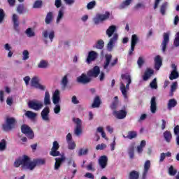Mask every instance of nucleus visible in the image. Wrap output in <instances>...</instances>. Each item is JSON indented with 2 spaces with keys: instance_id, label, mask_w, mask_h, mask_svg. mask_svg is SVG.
<instances>
[{
  "instance_id": "obj_1",
  "label": "nucleus",
  "mask_w": 179,
  "mask_h": 179,
  "mask_svg": "<svg viewBox=\"0 0 179 179\" xmlns=\"http://www.w3.org/2000/svg\"><path fill=\"white\" fill-rule=\"evenodd\" d=\"M45 164V159H36L33 162L30 160V157L27 155H23L18 158L14 162L15 167H20L26 170H34L36 166H44Z\"/></svg>"
},
{
  "instance_id": "obj_2",
  "label": "nucleus",
  "mask_w": 179,
  "mask_h": 179,
  "mask_svg": "<svg viewBox=\"0 0 179 179\" xmlns=\"http://www.w3.org/2000/svg\"><path fill=\"white\" fill-rule=\"evenodd\" d=\"M16 119L15 117H6V123L2 124V129L5 132H9L16 128Z\"/></svg>"
},
{
  "instance_id": "obj_3",
  "label": "nucleus",
  "mask_w": 179,
  "mask_h": 179,
  "mask_svg": "<svg viewBox=\"0 0 179 179\" xmlns=\"http://www.w3.org/2000/svg\"><path fill=\"white\" fill-rule=\"evenodd\" d=\"M108 19H110V12L106 11L105 14H96L94 18V22L95 24H99Z\"/></svg>"
},
{
  "instance_id": "obj_4",
  "label": "nucleus",
  "mask_w": 179,
  "mask_h": 179,
  "mask_svg": "<svg viewBox=\"0 0 179 179\" xmlns=\"http://www.w3.org/2000/svg\"><path fill=\"white\" fill-rule=\"evenodd\" d=\"M21 132L24 134V135H27L29 139H33V138H34V133L33 132V130L27 124H22L21 126Z\"/></svg>"
},
{
  "instance_id": "obj_5",
  "label": "nucleus",
  "mask_w": 179,
  "mask_h": 179,
  "mask_svg": "<svg viewBox=\"0 0 179 179\" xmlns=\"http://www.w3.org/2000/svg\"><path fill=\"white\" fill-rule=\"evenodd\" d=\"M73 122L76 124V129L74 130V134L79 136L82 134V120L80 118L73 117Z\"/></svg>"
},
{
  "instance_id": "obj_6",
  "label": "nucleus",
  "mask_w": 179,
  "mask_h": 179,
  "mask_svg": "<svg viewBox=\"0 0 179 179\" xmlns=\"http://www.w3.org/2000/svg\"><path fill=\"white\" fill-rule=\"evenodd\" d=\"M112 114L115 118H117V120H124L127 117L128 112L122 109L120 110H113Z\"/></svg>"
},
{
  "instance_id": "obj_7",
  "label": "nucleus",
  "mask_w": 179,
  "mask_h": 179,
  "mask_svg": "<svg viewBox=\"0 0 179 179\" xmlns=\"http://www.w3.org/2000/svg\"><path fill=\"white\" fill-rule=\"evenodd\" d=\"M40 79L38 77H34L31 80V86L35 87V89H39L40 90H45V86L40 84Z\"/></svg>"
},
{
  "instance_id": "obj_8",
  "label": "nucleus",
  "mask_w": 179,
  "mask_h": 179,
  "mask_svg": "<svg viewBox=\"0 0 179 179\" xmlns=\"http://www.w3.org/2000/svg\"><path fill=\"white\" fill-rule=\"evenodd\" d=\"M100 75V67L95 66L92 69L87 72V76L90 78H97Z\"/></svg>"
},
{
  "instance_id": "obj_9",
  "label": "nucleus",
  "mask_w": 179,
  "mask_h": 179,
  "mask_svg": "<svg viewBox=\"0 0 179 179\" xmlns=\"http://www.w3.org/2000/svg\"><path fill=\"white\" fill-rule=\"evenodd\" d=\"M58 149H59V143H58V141H55L53 142V145L50 152V156H53L54 157L61 156V152L58 151Z\"/></svg>"
},
{
  "instance_id": "obj_10",
  "label": "nucleus",
  "mask_w": 179,
  "mask_h": 179,
  "mask_svg": "<svg viewBox=\"0 0 179 179\" xmlns=\"http://www.w3.org/2000/svg\"><path fill=\"white\" fill-rule=\"evenodd\" d=\"M76 81L82 85H87V83L92 82V78L87 76V75L82 73L81 76L77 78Z\"/></svg>"
},
{
  "instance_id": "obj_11",
  "label": "nucleus",
  "mask_w": 179,
  "mask_h": 179,
  "mask_svg": "<svg viewBox=\"0 0 179 179\" xmlns=\"http://www.w3.org/2000/svg\"><path fill=\"white\" fill-rule=\"evenodd\" d=\"M163 38L164 39L161 44L162 47V52H166L167 45L169 44V43H170V34H169V33H164Z\"/></svg>"
},
{
  "instance_id": "obj_12",
  "label": "nucleus",
  "mask_w": 179,
  "mask_h": 179,
  "mask_svg": "<svg viewBox=\"0 0 179 179\" xmlns=\"http://www.w3.org/2000/svg\"><path fill=\"white\" fill-rule=\"evenodd\" d=\"M97 57H99L98 52H96L94 50L90 51L88 52V56L86 59L87 64H92V62H93V61H96V59H97Z\"/></svg>"
},
{
  "instance_id": "obj_13",
  "label": "nucleus",
  "mask_w": 179,
  "mask_h": 179,
  "mask_svg": "<svg viewBox=\"0 0 179 179\" xmlns=\"http://www.w3.org/2000/svg\"><path fill=\"white\" fill-rule=\"evenodd\" d=\"M28 107L35 111H38L43 108V103L41 102L37 103L34 101H31L28 103Z\"/></svg>"
},
{
  "instance_id": "obj_14",
  "label": "nucleus",
  "mask_w": 179,
  "mask_h": 179,
  "mask_svg": "<svg viewBox=\"0 0 179 179\" xmlns=\"http://www.w3.org/2000/svg\"><path fill=\"white\" fill-rule=\"evenodd\" d=\"M153 75H155V70L150 68H147L143 76V80H144V82H147V80H149Z\"/></svg>"
},
{
  "instance_id": "obj_15",
  "label": "nucleus",
  "mask_w": 179,
  "mask_h": 179,
  "mask_svg": "<svg viewBox=\"0 0 179 179\" xmlns=\"http://www.w3.org/2000/svg\"><path fill=\"white\" fill-rule=\"evenodd\" d=\"M108 162V158L106 155L101 156L98 160L99 165L102 169H106V167H107Z\"/></svg>"
},
{
  "instance_id": "obj_16",
  "label": "nucleus",
  "mask_w": 179,
  "mask_h": 179,
  "mask_svg": "<svg viewBox=\"0 0 179 179\" xmlns=\"http://www.w3.org/2000/svg\"><path fill=\"white\" fill-rule=\"evenodd\" d=\"M118 40V34H114L113 36L110 39L107 48L109 51H112L113 48H114V44L115 41Z\"/></svg>"
},
{
  "instance_id": "obj_17",
  "label": "nucleus",
  "mask_w": 179,
  "mask_h": 179,
  "mask_svg": "<svg viewBox=\"0 0 179 179\" xmlns=\"http://www.w3.org/2000/svg\"><path fill=\"white\" fill-rule=\"evenodd\" d=\"M49 115H50V108L48 106H46L41 113L42 120H43V121H50V117L48 116Z\"/></svg>"
},
{
  "instance_id": "obj_18",
  "label": "nucleus",
  "mask_w": 179,
  "mask_h": 179,
  "mask_svg": "<svg viewBox=\"0 0 179 179\" xmlns=\"http://www.w3.org/2000/svg\"><path fill=\"white\" fill-rule=\"evenodd\" d=\"M111 59H113V55L111 54H106L105 55V62L103 64V69H106L107 72H109L108 66H110V63L111 62Z\"/></svg>"
},
{
  "instance_id": "obj_19",
  "label": "nucleus",
  "mask_w": 179,
  "mask_h": 179,
  "mask_svg": "<svg viewBox=\"0 0 179 179\" xmlns=\"http://www.w3.org/2000/svg\"><path fill=\"white\" fill-rule=\"evenodd\" d=\"M150 111L152 114H156V111H157V103H156V96H152L151 98Z\"/></svg>"
},
{
  "instance_id": "obj_20",
  "label": "nucleus",
  "mask_w": 179,
  "mask_h": 179,
  "mask_svg": "<svg viewBox=\"0 0 179 179\" xmlns=\"http://www.w3.org/2000/svg\"><path fill=\"white\" fill-rule=\"evenodd\" d=\"M155 69L156 71H159L162 66L163 65V61L162 60V57L159 55H157L155 58Z\"/></svg>"
},
{
  "instance_id": "obj_21",
  "label": "nucleus",
  "mask_w": 179,
  "mask_h": 179,
  "mask_svg": "<svg viewBox=\"0 0 179 179\" xmlns=\"http://www.w3.org/2000/svg\"><path fill=\"white\" fill-rule=\"evenodd\" d=\"M12 20L13 23V28L16 31H19V15L16 14H13L12 17Z\"/></svg>"
},
{
  "instance_id": "obj_22",
  "label": "nucleus",
  "mask_w": 179,
  "mask_h": 179,
  "mask_svg": "<svg viewBox=\"0 0 179 179\" xmlns=\"http://www.w3.org/2000/svg\"><path fill=\"white\" fill-rule=\"evenodd\" d=\"M52 20H54V13L52 11H50L46 15L45 23V24H51V23H52Z\"/></svg>"
},
{
  "instance_id": "obj_23",
  "label": "nucleus",
  "mask_w": 179,
  "mask_h": 179,
  "mask_svg": "<svg viewBox=\"0 0 179 179\" xmlns=\"http://www.w3.org/2000/svg\"><path fill=\"white\" fill-rule=\"evenodd\" d=\"M64 162H65V157L55 158V170H59V167H61V164H62Z\"/></svg>"
},
{
  "instance_id": "obj_24",
  "label": "nucleus",
  "mask_w": 179,
  "mask_h": 179,
  "mask_svg": "<svg viewBox=\"0 0 179 179\" xmlns=\"http://www.w3.org/2000/svg\"><path fill=\"white\" fill-rule=\"evenodd\" d=\"M43 36L44 38H48L49 37L51 43H52V40H54V37H55V32H54V31H51L48 34V31H44L43 32Z\"/></svg>"
},
{
  "instance_id": "obj_25",
  "label": "nucleus",
  "mask_w": 179,
  "mask_h": 179,
  "mask_svg": "<svg viewBox=\"0 0 179 179\" xmlns=\"http://www.w3.org/2000/svg\"><path fill=\"white\" fill-rule=\"evenodd\" d=\"M117 30V27L115 25H110L106 30V34L108 37H113L114 36V33Z\"/></svg>"
},
{
  "instance_id": "obj_26",
  "label": "nucleus",
  "mask_w": 179,
  "mask_h": 179,
  "mask_svg": "<svg viewBox=\"0 0 179 179\" xmlns=\"http://www.w3.org/2000/svg\"><path fill=\"white\" fill-rule=\"evenodd\" d=\"M121 78L122 79V80H126V82H127V90H129V84L132 82L131 80V76L129 74H122Z\"/></svg>"
},
{
  "instance_id": "obj_27",
  "label": "nucleus",
  "mask_w": 179,
  "mask_h": 179,
  "mask_svg": "<svg viewBox=\"0 0 179 179\" xmlns=\"http://www.w3.org/2000/svg\"><path fill=\"white\" fill-rule=\"evenodd\" d=\"M120 91L122 92V96L125 98V99H128V94H127V90L128 88H127V85L125 86V84H124V83H120Z\"/></svg>"
},
{
  "instance_id": "obj_28",
  "label": "nucleus",
  "mask_w": 179,
  "mask_h": 179,
  "mask_svg": "<svg viewBox=\"0 0 179 179\" xmlns=\"http://www.w3.org/2000/svg\"><path fill=\"white\" fill-rule=\"evenodd\" d=\"M59 100H61V98H59V90H56L52 96L53 103L59 104Z\"/></svg>"
},
{
  "instance_id": "obj_29",
  "label": "nucleus",
  "mask_w": 179,
  "mask_h": 179,
  "mask_svg": "<svg viewBox=\"0 0 179 179\" xmlns=\"http://www.w3.org/2000/svg\"><path fill=\"white\" fill-rule=\"evenodd\" d=\"M101 104V100H100V96H95V98L94 99V102L92 104V108H98V107H100Z\"/></svg>"
},
{
  "instance_id": "obj_30",
  "label": "nucleus",
  "mask_w": 179,
  "mask_h": 179,
  "mask_svg": "<svg viewBox=\"0 0 179 179\" xmlns=\"http://www.w3.org/2000/svg\"><path fill=\"white\" fill-rule=\"evenodd\" d=\"M164 138L168 143H170L171 142V139H173V135L171 134V132L170 131H166L164 133Z\"/></svg>"
},
{
  "instance_id": "obj_31",
  "label": "nucleus",
  "mask_w": 179,
  "mask_h": 179,
  "mask_svg": "<svg viewBox=\"0 0 179 179\" xmlns=\"http://www.w3.org/2000/svg\"><path fill=\"white\" fill-rule=\"evenodd\" d=\"M93 48H96V50H103L104 48V41L100 39L96 41V43L93 45Z\"/></svg>"
},
{
  "instance_id": "obj_32",
  "label": "nucleus",
  "mask_w": 179,
  "mask_h": 179,
  "mask_svg": "<svg viewBox=\"0 0 179 179\" xmlns=\"http://www.w3.org/2000/svg\"><path fill=\"white\" fill-rule=\"evenodd\" d=\"M176 106H177V100H176V99H169L167 103L168 110H171L172 108H174Z\"/></svg>"
},
{
  "instance_id": "obj_33",
  "label": "nucleus",
  "mask_w": 179,
  "mask_h": 179,
  "mask_svg": "<svg viewBox=\"0 0 179 179\" xmlns=\"http://www.w3.org/2000/svg\"><path fill=\"white\" fill-rule=\"evenodd\" d=\"M118 96H115L114 101L112 102L110 106L111 110H114V111L117 110V108H118Z\"/></svg>"
},
{
  "instance_id": "obj_34",
  "label": "nucleus",
  "mask_w": 179,
  "mask_h": 179,
  "mask_svg": "<svg viewBox=\"0 0 179 179\" xmlns=\"http://www.w3.org/2000/svg\"><path fill=\"white\" fill-rule=\"evenodd\" d=\"M138 136V133L135 131H128V134L127 136H123L124 138H127V139H134Z\"/></svg>"
},
{
  "instance_id": "obj_35",
  "label": "nucleus",
  "mask_w": 179,
  "mask_h": 179,
  "mask_svg": "<svg viewBox=\"0 0 179 179\" xmlns=\"http://www.w3.org/2000/svg\"><path fill=\"white\" fill-rule=\"evenodd\" d=\"M178 87V83L177 81L173 82L172 85H171V91H170V96H174V92L177 90V88Z\"/></svg>"
},
{
  "instance_id": "obj_36",
  "label": "nucleus",
  "mask_w": 179,
  "mask_h": 179,
  "mask_svg": "<svg viewBox=\"0 0 179 179\" xmlns=\"http://www.w3.org/2000/svg\"><path fill=\"white\" fill-rule=\"evenodd\" d=\"M50 104H51V100L50 99V92H48V91H46L45 92L44 105L50 106Z\"/></svg>"
},
{
  "instance_id": "obj_37",
  "label": "nucleus",
  "mask_w": 179,
  "mask_h": 179,
  "mask_svg": "<svg viewBox=\"0 0 179 179\" xmlns=\"http://www.w3.org/2000/svg\"><path fill=\"white\" fill-rule=\"evenodd\" d=\"M168 6H169V3L167 2H164L161 5L160 13L162 15V16H164V15H166V10H167Z\"/></svg>"
},
{
  "instance_id": "obj_38",
  "label": "nucleus",
  "mask_w": 179,
  "mask_h": 179,
  "mask_svg": "<svg viewBox=\"0 0 179 179\" xmlns=\"http://www.w3.org/2000/svg\"><path fill=\"white\" fill-rule=\"evenodd\" d=\"M68 83H69V81L68 80V75H65L61 81V85L62 86L63 89H65L68 86Z\"/></svg>"
},
{
  "instance_id": "obj_39",
  "label": "nucleus",
  "mask_w": 179,
  "mask_h": 179,
  "mask_svg": "<svg viewBox=\"0 0 179 179\" xmlns=\"http://www.w3.org/2000/svg\"><path fill=\"white\" fill-rule=\"evenodd\" d=\"M129 179H139V172L136 171H131L129 175Z\"/></svg>"
},
{
  "instance_id": "obj_40",
  "label": "nucleus",
  "mask_w": 179,
  "mask_h": 179,
  "mask_svg": "<svg viewBox=\"0 0 179 179\" xmlns=\"http://www.w3.org/2000/svg\"><path fill=\"white\" fill-rule=\"evenodd\" d=\"M25 115L28 118H30V120H34L36 117H37V114H36V113L31 112L30 110H27L25 113Z\"/></svg>"
},
{
  "instance_id": "obj_41",
  "label": "nucleus",
  "mask_w": 179,
  "mask_h": 179,
  "mask_svg": "<svg viewBox=\"0 0 179 179\" xmlns=\"http://www.w3.org/2000/svg\"><path fill=\"white\" fill-rule=\"evenodd\" d=\"M42 7H43V1L41 0H36L33 5V8L34 9H40Z\"/></svg>"
},
{
  "instance_id": "obj_42",
  "label": "nucleus",
  "mask_w": 179,
  "mask_h": 179,
  "mask_svg": "<svg viewBox=\"0 0 179 179\" xmlns=\"http://www.w3.org/2000/svg\"><path fill=\"white\" fill-rule=\"evenodd\" d=\"M131 3L132 0H125L120 4V9H124L127 8V6H129V5H131Z\"/></svg>"
},
{
  "instance_id": "obj_43",
  "label": "nucleus",
  "mask_w": 179,
  "mask_h": 179,
  "mask_svg": "<svg viewBox=\"0 0 179 179\" xmlns=\"http://www.w3.org/2000/svg\"><path fill=\"white\" fill-rule=\"evenodd\" d=\"M135 148L134 145H130L128 149V154L130 159H134Z\"/></svg>"
},
{
  "instance_id": "obj_44",
  "label": "nucleus",
  "mask_w": 179,
  "mask_h": 179,
  "mask_svg": "<svg viewBox=\"0 0 179 179\" xmlns=\"http://www.w3.org/2000/svg\"><path fill=\"white\" fill-rule=\"evenodd\" d=\"M179 78V73L177 71H171L169 79L170 80H174V79H178Z\"/></svg>"
},
{
  "instance_id": "obj_45",
  "label": "nucleus",
  "mask_w": 179,
  "mask_h": 179,
  "mask_svg": "<svg viewBox=\"0 0 179 179\" xmlns=\"http://www.w3.org/2000/svg\"><path fill=\"white\" fill-rule=\"evenodd\" d=\"M63 17H64V10L62 8L58 13V15L56 20L57 23H58L59 22H61V19H62Z\"/></svg>"
},
{
  "instance_id": "obj_46",
  "label": "nucleus",
  "mask_w": 179,
  "mask_h": 179,
  "mask_svg": "<svg viewBox=\"0 0 179 179\" xmlns=\"http://www.w3.org/2000/svg\"><path fill=\"white\" fill-rule=\"evenodd\" d=\"M138 40L139 39L138 38V36H136V34L132 35L131 45H136V44H138Z\"/></svg>"
},
{
  "instance_id": "obj_47",
  "label": "nucleus",
  "mask_w": 179,
  "mask_h": 179,
  "mask_svg": "<svg viewBox=\"0 0 179 179\" xmlns=\"http://www.w3.org/2000/svg\"><path fill=\"white\" fill-rule=\"evenodd\" d=\"M150 160H147L145 161V164H144V170L143 171H147L149 173V170H150Z\"/></svg>"
},
{
  "instance_id": "obj_48",
  "label": "nucleus",
  "mask_w": 179,
  "mask_h": 179,
  "mask_svg": "<svg viewBox=\"0 0 179 179\" xmlns=\"http://www.w3.org/2000/svg\"><path fill=\"white\" fill-rule=\"evenodd\" d=\"M17 12L19 15H22L23 12H24V5L19 4L17 7Z\"/></svg>"
},
{
  "instance_id": "obj_49",
  "label": "nucleus",
  "mask_w": 179,
  "mask_h": 179,
  "mask_svg": "<svg viewBox=\"0 0 179 179\" xmlns=\"http://www.w3.org/2000/svg\"><path fill=\"white\" fill-rule=\"evenodd\" d=\"M6 149V141L2 139L0 142V151L3 152Z\"/></svg>"
},
{
  "instance_id": "obj_50",
  "label": "nucleus",
  "mask_w": 179,
  "mask_h": 179,
  "mask_svg": "<svg viewBox=\"0 0 179 179\" xmlns=\"http://www.w3.org/2000/svg\"><path fill=\"white\" fill-rule=\"evenodd\" d=\"M30 54L29 53V50H25L22 52V60L23 61H27L29 58Z\"/></svg>"
},
{
  "instance_id": "obj_51",
  "label": "nucleus",
  "mask_w": 179,
  "mask_h": 179,
  "mask_svg": "<svg viewBox=\"0 0 179 179\" xmlns=\"http://www.w3.org/2000/svg\"><path fill=\"white\" fill-rule=\"evenodd\" d=\"M68 143V148L69 149H70V150H73V149H75V148H76V144L75 143V141H69L67 142Z\"/></svg>"
},
{
  "instance_id": "obj_52",
  "label": "nucleus",
  "mask_w": 179,
  "mask_h": 179,
  "mask_svg": "<svg viewBox=\"0 0 179 179\" xmlns=\"http://www.w3.org/2000/svg\"><path fill=\"white\" fill-rule=\"evenodd\" d=\"M169 173L170 176H176L177 174V170L174 169V166H171L169 169Z\"/></svg>"
},
{
  "instance_id": "obj_53",
  "label": "nucleus",
  "mask_w": 179,
  "mask_h": 179,
  "mask_svg": "<svg viewBox=\"0 0 179 179\" xmlns=\"http://www.w3.org/2000/svg\"><path fill=\"white\" fill-rule=\"evenodd\" d=\"M48 65V63H47V62H45L44 60H41L40 62V63L38 64V68L45 69V68H47Z\"/></svg>"
},
{
  "instance_id": "obj_54",
  "label": "nucleus",
  "mask_w": 179,
  "mask_h": 179,
  "mask_svg": "<svg viewBox=\"0 0 179 179\" xmlns=\"http://www.w3.org/2000/svg\"><path fill=\"white\" fill-rule=\"evenodd\" d=\"M26 34L27 35L28 37H34L35 36L34 31H33L31 28H28L26 30Z\"/></svg>"
},
{
  "instance_id": "obj_55",
  "label": "nucleus",
  "mask_w": 179,
  "mask_h": 179,
  "mask_svg": "<svg viewBox=\"0 0 179 179\" xmlns=\"http://www.w3.org/2000/svg\"><path fill=\"white\" fill-rule=\"evenodd\" d=\"M96 6V1L93 0L91 2L88 3L87 5V8L88 10L93 9Z\"/></svg>"
},
{
  "instance_id": "obj_56",
  "label": "nucleus",
  "mask_w": 179,
  "mask_h": 179,
  "mask_svg": "<svg viewBox=\"0 0 179 179\" xmlns=\"http://www.w3.org/2000/svg\"><path fill=\"white\" fill-rule=\"evenodd\" d=\"M150 86L151 89H157V82L156 78H154L152 80V81L150 84Z\"/></svg>"
},
{
  "instance_id": "obj_57",
  "label": "nucleus",
  "mask_w": 179,
  "mask_h": 179,
  "mask_svg": "<svg viewBox=\"0 0 179 179\" xmlns=\"http://www.w3.org/2000/svg\"><path fill=\"white\" fill-rule=\"evenodd\" d=\"M87 152H89L87 149L80 148L78 151V156H85V155H87Z\"/></svg>"
},
{
  "instance_id": "obj_58",
  "label": "nucleus",
  "mask_w": 179,
  "mask_h": 179,
  "mask_svg": "<svg viewBox=\"0 0 179 179\" xmlns=\"http://www.w3.org/2000/svg\"><path fill=\"white\" fill-rule=\"evenodd\" d=\"M54 113L55 114H59L61 113V106L59 103L55 104Z\"/></svg>"
},
{
  "instance_id": "obj_59",
  "label": "nucleus",
  "mask_w": 179,
  "mask_h": 179,
  "mask_svg": "<svg viewBox=\"0 0 179 179\" xmlns=\"http://www.w3.org/2000/svg\"><path fill=\"white\" fill-rule=\"evenodd\" d=\"M175 47H179V31L176 34V37L173 41Z\"/></svg>"
},
{
  "instance_id": "obj_60",
  "label": "nucleus",
  "mask_w": 179,
  "mask_h": 179,
  "mask_svg": "<svg viewBox=\"0 0 179 179\" xmlns=\"http://www.w3.org/2000/svg\"><path fill=\"white\" fill-rule=\"evenodd\" d=\"M3 19H5V12L3 9L0 8V23L3 22Z\"/></svg>"
},
{
  "instance_id": "obj_61",
  "label": "nucleus",
  "mask_w": 179,
  "mask_h": 179,
  "mask_svg": "<svg viewBox=\"0 0 179 179\" xmlns=\"http://www.w3.org/2000/svg\"><path fill=\"white\" fill-rule=\"evenodd\" d=\"M106 148H107V145L101 143V145H97L96 149V150H103V149H106Z\"/></svg>"
},
{
  "instance_id": "obj_62",
  "label": "nucleus",
  "mask_w": 179,
  "mask_h": 179,
  "mask_svg": "<svg viewBox=\"0 0 179 179\" xmlns=\"http://www.w3.org/2000/svg\"><path fill=\"white\" fill-rule=\"evenodd\" d=\"M137 64L139 68H142V66L143 65V64H145V61L143 60V58L140 57L137 61Z\"/></svg>"
},
{
  "instance_id": "obj_63",
  "label": "nucleus",
  "mask_w": 179,
  "mask_h": 179,
  "mask_svg": "<svg viewBox=\"0 0 179 179\" xmlns=\"http://www.w3.org/2000/svg\"><path fill=\"white\" fill-rule=\"evenodd\" d=\"M62 6V1L55 0V6H56V8H61Z\"/></svg>"
},
{
  "instance_id": "obj_64",
  "label": "nucleus",
  "mask_w": 179,
  "mask_h": 179,
  "mask_svg": "<svg viewBox=\"0 0 179 179\" xmlns=\"http://www.w3.org/2000/svg\"><path fill=\"white\" fill-rule=\"evenodd\" d=\"M173 132L176 136L179 135V125H176L173 129Z\"/></svg>"
}]
</instances>
